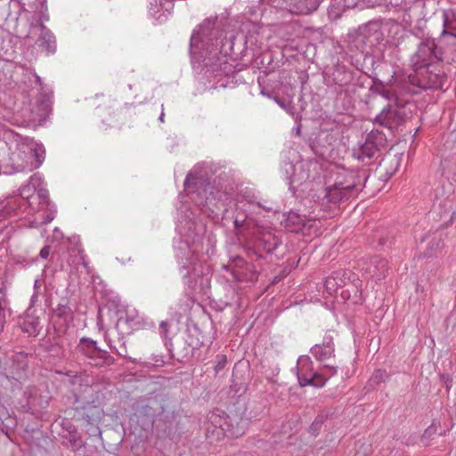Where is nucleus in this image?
<instances>
[{
  "label": "nucleus",
  "mask_w": 456,
  "mask_h": 456,
  "mask_svg": "<svg viewBox=\"0 0 456 456\" xmlns=\"http://www.w3.org/2000/svg\"><path fill=\"white\" fill-rule=\"evenodd\" d=\"M226 12L206 18L195 29L190 39V54L191 63L206 68L216 76L231 70L224 58L230 55L238 59L246 51L247 36L243 33L234 34L225 31L228 24Z\"/></svg>",
  "instance_id": "f257e3e1"
},
{
  "label": "nucleus",
  "mask_w": 456,
  "mask_h": 456,
  "mask_svg": "<svg viewBox=\"0 0 456 456\" xmlns=\"http://www.w3.org/2000/svg\"><path fill=\"white\" fill-rule=\"evenodd\" d=\"M413 58L416 59L413 63L414 74L408 77L410 84L424 90H444L447 83V75L444 70L443 62L435 61L432 55L421 56L419 45Z\"/></svg>",
  "instance_id": "f03ea898"
},
{
  "label": "nucleus",
  "mask_w": 456,
  "mask_h": 456,
  "mask_svg": "<svg viewBox=\"0 0 456 456\" xmlns=\"http://www.w3.org/2000/svg\"><path fill=\"white\" fill-rule=\"evenodd\" d=\"M248 426V419L237 413H226L216 408L208 415L206 437L210 443L218 442L224 437L238 438L241 436Z\"/></svg>",
  "instance_id": "7ed1b4c3"
},
{
  "label": "nucleus",
  "mask_w": 456,
  "mask_h": 456,
  "mask_svg": "<svg viewBox=\"0 0 456 456\" xmlns=\"http://www.w3.org/2000/svg\"><path fill=\"white\" fill-rule=\"evenodd\" d=\"M421 56H433L435 61L456 62V34L445 29L438 38H427L419 43Z\"/></svg>",
  "instance_id": "20e7f679"
},
{
  "label": "nucleus",
  "mask_w": 456,
  "mask_h": 456,
  "mask_svg": "<svg viewBox=\"0 0 456 456\" xmlns=\"http://www.w3.org/2000/svg\"><path fill=\"white\" fill-rule=\"evenodd\" d=\"M411 106L414 105L412 103H406L404 105L387 104L383 110L376 116L374 123L387 128L394 134L412 117Z\"/></svg>",
  "instance_id": "39448f33"
},
{
  "label": "nucleus",
  "mask_w": 456,
  "mask_h": 456,
  "mask_svg": "<svg viewBox=\"0 0 456 456\" xmlns=\"http://www.w3.org/2000/svg\"><path fill=\"white\" fill-rule=\"evenodd\" d=\"M144 397L156 417L160 416L166 419L174 418L176 411V404L165 389L154 390L144 395Z\"/></svg>",
  "instance_id": "423d86ee"
},
{
  "label": "nucleus",
  "mask_w": 456,
  "mask_h": 456,
  "mask_svg": "<svg viewBox=\"0 0 456 456\" xmlns=\"http://www.w3.org/2000/svg\"><path fill=\"white\" fill-rule=\"evenodd\" d=\"M297 379L301 387L311 386L316 388L324 387L329 377L314 370L313 362L308 355H301L297 360Z\"/></svg>",
  "instance_id": "0eeeda50"
},
{
  "label": "nucleus",
  "mask_w": 456,
  "mask_h": 456,
  "mask_svg": "<svg viewBox=\"0 0 456 456\" xmlns=\"http://www.w3.org/2000/svg\"><path fill=\"white\" fill-rule=\"evenodd\" d=\"M77 350L94 362L97 367H109L115 363L116 359L109 352L101 349L97 342L90 338L83 337L77 345Z\"/></svg>",
  "instance_id": "6e6552de"
},
{
  "label": "nucleus",
  "mask_w": 456,
  "mask_h": 456,
  "mask_svg": "<svg viewBox=\"0 0 456 456\" xmlns=\"http://www.w3.org/2000/svg\"><path fill=\"white\" fill-rule=\"evenodd\" d=\"M336 142L337 136L334 133L319 130L312 134L307 140V144L317 157L325 158L333 150Z\"/></svg>",
  "instance_id": "1a4fd4ad"
},
{
  "label": "nucleus",
  "mask_w": 456,
  "mask_h": 456,
  "mask_svg": "<svg viewBox=\"0 0 456 456\" xmlns=\"http://www.w3.org/2000/svg\"><path fill=\"white\" fill-rule=\"evenodd\" d=\"M370 170L367 168H357L347 170L343 177V180L337 181L338 183L346 190L351 197L357 195L369 178Z\"/></svg>",
  "instance_id": "9d476101"
},
{
  "label": "nucleus",
  "mask_w": 456,
  "mask_h": 456,
  "mask_svg": "<svg viewBox=\"0 0 456 456\" xmlns=\"http://www.w3.org/2000/svg\"><path fill=\"white\" fill-rule=\"evenodd\" d=\"M310 353L318 362L322 363V367L327 370L329 377L337 373L336 366L325 363L326 361L335 357V345L332 337H325L322 343L313 346Z\"/></svg>",
  "instance_id": "9b49d317"
},
{
  "label": "nucleus",
  "mask_w": 456,
  "mask_h": 456,
  "mask_svg": "<svg viewBox=\"0 0 456 456\" xmlns=\"http://www.w3.org/2000/svg\"><path fill=\"white\" fill-rule=\"evenodd\" d=\"M133 413L131 420L136 422L138 426L143 430H148L152 428L156 419V415L151 409L144 395L137 398L131 405Z\"/></svg>",
  "instance_id": "f8f14e48"
},
{
  "label": "nucleus",
  "mask_w": 456,
  "mask_h": 456,
  "mask_svg": "<svg viewBox=\"0 0 456 456\" xmlns=\"http://www.w3.org/2000/svg\"><path fill=\"white\" fill-rule=\"evenodd\" d=\"M167 349L172 359H175L182 363L188 362L194 357V353L180 332L173 334L172 338L167 340Z\"/></svg>",
  "instance_id": "ddd939ff"
},
{
  "label": "nucleus",
  "mask_w": 456,
  "mask_h": 456,
  "mask_svg": "<svg viewBox=\"0 0 456 456\" xmlns=\"http://www.w3.org/2000/svg\"><path fill=\"white\" fill-rule=\"evenodd\" d=\"M196 191L194 193L198 200L194 198L199 206L202 208H206L211 210L214 213V210L211 208L212 205H216L215 200L216 199V195L219 193L218 191H216L213 185L210 183H204L202 182L195 183Z\"/></svg>",
  "instance_id": "4468645a"
},
{
  "label": "nucleus",
  "mask_w": 456,
  "mask_h": 456,
  "mask_svg": "<svg viewBox=\"0 0 456 456\" xmlns=\"http://www.w3.org/2000/svg\"><path fill=\"white\" fill-rule=\"evenodd\" d=\"M356 35L362 39L363 45L370 49L378 45H386L383 34L379 29L375 28V24H365L360 26L355 31Z\"/></svg>",
  "instance_id": "2eb2a0df"
},
{
  "label": "nucleus",
  "mask_w": 456,
  "mask_h": 456,
  "mask_svg": "<svg viewBox=\"0 0 456 456\" xmlns=\"http://www.w3.org/2000/svg\"><path fill=\"white\" fill-rule=\"evenodd\" d=\"M281 244L280 238L272 232H261L256 243V254L259 255V257H263V253L273 254Z\"/></svg>",
  "instance_id": "dca6fc26"
},
{
  "label": "nucleus",
  "mask_w": 456,
  "mask_h": 456,
  "mask_svg": "<svg viewBox=\"0 0 456 456\" xmlns=\"http://www.w3.org/2000/svg\"><path fill=\"white\" fill-rule=\"evenodd\" d=\"M281 224L289 232L298 233L305 226L306 217L294 211L282 214Z\"/></svg>",
  "instance_id": "f3484780"
},
{
  "label": "nucleus",
  "mask_w": 456,
  "mask_h": 456,
  "mask_svg": "<svg viewBox=\"0 0 456 456\" xmlns=\"http://www.w3.org/2000/svg\"><path fill=\"white\" fill-rule=\"evenodd\" d=\"M289 12L294 14L306 15L314 12L322 0H288Z\"/></svg>",
  "instance_id": "a211bd4d"
},
{
  "label": "nucleus",
  "mask_w": 456,
  "mask_h": 456,
  "mask_svg": "<svg viewBox=\"0 0 456 456\" xmlns=\"http://www.w3.org/2000/svg\"><path fill=\"white\" fill-rule=\"evenodd\" d=\"M350 198L351 195L336 182L335 184L324 189L322 200H326L328 203L338 205L343 201L348 200Z\"/></svg>",
  "instance_id": "6ab92c4d"
},
{
  "label": "nucleus",
  "mask_w": 456,
  "mask_h": 456,
  "mask_svg": "<svg viewBox=\"0 0 456 456\" xmlns=\"http://www.w3.org/2000/svg\"><path fill=\"white\" fill-rule=\"evenodd\" d=\"M28 354L25 352H19L12 355V363L7 374L23 377L28 367Z\"/></svg>",
  "instance_id": "aec40b11"
},
{
  "label": "nucleus",
  "mask_w": 456,
  "mask_h": 456,
  "mask_svg": "<svg viewBox=\"0 0 456 456\" xmlns=\"http://www.w3.org/2000/svg\"><path fill=\"white\" fill-rule=\"evenodd\" d=\"M60 334L54 335L53 337L47 338L44 341V343L40 344V346L43 347L44 351L47 353L50 356L55 358L64 357V346L60 341Z\"/></svg>",
  "instance_id": "412c9836"
},
{
  "label": "nucleus",
  "mask_w": 456,
  "mask_h": 456,
  "mask_svg": "<svg viewBox=\"0 0 456 456\" xmlns=\"http://www.w3.org/2000/svg\"><path fill=\"white\" fill-rule=\"evenodd\" d=\"M38 42L39 47H41L46 54H53L56 53L57 45L55 37L52 31L44 25L41 26Z\"/></svg>",
  "instance_id": "4be33fe9"
},
{
  "label": "nucleus",
  "mask_w": 456,
  "mask_h": 456,
  "mask_svg": "<svg viewBox=\"0 0 456 456\" xmlns=\"http://www.w3.org/2000/svg\"><path fill=\"white\" fill-rule=\"evenodd\" d=\"M19 327L21 329L22 332L28 333L29 336L37 337L42 329L40 317L27 313L26 317L21 322H19Z\"/></svg>",
  "instance_id": "5701e85b"
},
{
  "label": "nucleus",
  "mask_w": 456,
  "mask_h": 456,
  "mask_svg": "<svg viewBox=\"0 0 456 456\" xmlns=\"http://www.w3.org/2000/svg\"><path fill=\"white\" fill-rule=\"evenodd\" d=\"M349 38V45H351L352 47H355L362 53H365L364 60L365 61H370L372 67L377 61L380 60V58L383 57L382 53H379V54L369 53L368 47L366 46V45H363L362 39L360 38L355 32L354 34H350ZM379 51L381 52V50Z\"/></svg>",
  "instance_id": "b1692460"
},
{
  "label": "nucleus",
  "mask_w": 456,
  "mask_h": 456,
  "mask_svg": "<svg viewBox=\"0 0 456 456\" xmlns=\"http://www.w3.org/2000/svg\"><path fill=\"white\" fill-rule=\"evenodd\" d=\"M140 322L135 321L133 317L127 315V314H121L117 321L116 329L119 335L129 336L133 330L139 329Z\"/></svg>",
  "instance_id": "393cba45"
},
{
  "label": "nucleus",
  "mask_w": 456,
  "mask_h": 456,
  "mask_svg": "<svg viewBox=\"0 0 456 456\" xmlns=\"http://www.w3.org/2000/svg\"><path fill=\"white\" fill-rule=\"evenodd\" d=\"M354 79V71L348 69L346 66H338L332 73L333 82L341 87L351 84Z\"/></svg>",
  "instance_id": "a878e982"
},
{
  "label": "nucleus",
  "mask_w": 456,
  "mask_h": 456,
  "mask_svg": "<svg viewBox=\"0 0 456 456\" xmlns=\"http://www.w3.org/2000/svg\"><path fill=\"white\" fill-rule=\"evenodd\" d=\"M390 378L391 375L387 373L386 370H375L364 387L366 393L375 390L381 384L388 381Z\"/></svg>",
  "instance_id": "bb28decb"
},
{
  "label": "nucleus",
  "mask_w": 456,
  "mask_h": 456,
  "mask_svg": "<svg viewBox=\"0 0 456 456\" xmlns=\"http://www.w3.org/2000/svg\"><path fill=\"white\" fill-rule=\"evenodd\" d=\"M29 156L32 159L31 167L29 170L38 168L45 160V151L41 143L33 142L29 146Z\"/></svg>",
  "instance_id": "cd10ccee"
},
{
  "label": "nucleus",
  "mask_w": 456,
  "mask_h": 456,
  "mask_svg": "<svg viewBox=\"0 0 456 456\" xmlns=\"http://www.w3.org/2000/svg\"><path fill=\"white\" fill-rule=\"evenodd\" d=\"M62 438L64 439L62 444L74 452L79 451L86 445L81 434L77 430L62 436Z\"/></svg>",
  "instance_id": "c85d7f7f"
},
{
  "label": "nucleus",
  "mask_w": 456,
  "mask_h": 456,
  "mask_svg": "<svg viewBox=\"0 0 456 456\" xmlns=\"http://www.w3.org/2000/svg\"><path fill=\"white\" fill-rule=\"evenodd\" d=\"M180 334L186 339V343L194 354L203 345L202 337L197 328H194L193 330H187L183 332H180Z\"/></svg>",
  "instance_id": "c756f323"
},
{
  "label": "nucleus",
  "mask_w": 456,
  "mask_h": 456,
  "mask_svg": "<svg viewBox=\"0 0 456 456\" xmlns=\"http://www.w3.org/2000/svg\"><path fill=\"white\" fill-rule=\"evenodd\" d=\"M188 224V239L186 240V243L188 244V247H191V246H196L201 242L204 227L201 224H196L193 222H189Z\"/></svg>",
  "instance_id": "7c9ffc66"
},
{
  "label": "nucleus",
  "mask_w": 456,
  "mask_h": 456,
  "mask_svg": "<svg viewBox=\"0 0 456 456\" xmlns=\"http://www.w3.org/2000/svg\"><path fill=\"white\" fill-rule=\"evenodd\" d=\"M289 169L292 171L290 175L286 176L287 183L289 184V189L292 192L293 195H296V191L298 186L302 185L305 179H304V175L302 174L296 173V167L292 165H289ZM287 175L289 174V170H286Z\"/></svg>",
  "instance_id": "2f4dec72"
},
{
  "label": "nucleus",
  "mask_w": 456,
  "mask_h": 456,
  "mask_svg": "<svg viewBox=\"0 0 456 456\" xmlns=\"http://www.w3.org/2000/svg\"><path fill=\"white\" fill-rule=\"evenodd\" d=\"M65 304H58L56 308L53 309L55 316L64 321H71L73 319V310L70 307V301L68 297H64Z\"/></svg>",
  "instance_id": "473e14b6"
},
{
  "label": "nucleus",
  "mask_w": 456,
  "mask_h": 456,
  "mask_svg": "<svg viewBox=\"0 0 456 456\" xmlns=\"http://www.w3.org/2000/svg\"><path fill=\"white\" fill-rule=\"evenodd\" d=\"M444 247V241L441 237L434 236L428 242L426 250L420 255L422 257H434L438 255Z\"/></svg>",
  "instance_id": "72a5a7b5"
},
{
  "label": "nucleus",
  "mask_w": 456,
  "mask_h": 456,
  "mask_svg": "<svg viewBox=\"0 0 456 456\" xmlns=\"http://www.w3.org/2000/svg\"><path fill=\"white\" fill-rule=\"evenodd\" d=\"M78 419H83L88 424H94L101 420L102 410L100 407L89 408V411H80V414H77Z\"/></svg>",
  "instance_id": "f704fd0d"
},
{
  "label": "nucleus",
  "mask_w": 456,
  "mask_h": 456,
  "mask_svg": "<svg viewBox=\"0 0 456 456\" xmlns=\"http://www.w3.org/2000/svg\"><path fill=\"white\" fill-rule=\"evenodd\" d=\"M379 151V147L365 141L364 143L360 146L358 159L362 161L370 160Z\"/></svg>",
  "instance_id": "c9c22d12"
},
{
  "label": "nucleus",
  "mask_w": 456,
  "mask_h": 456,
  "mask_svg": "<svg viewBox=\"0 0 456 456\" xmlns=\"http://www.w3.org/2000/svg\"><path fill=\"white\" fill-rule=\"evenodd\" d=\"M330 417V414L328 411H321L310 425L308 429L309 433H311L314 436H317L320 434L322 425Z\"/></svg>",
  "instance_id": "e433bc0d"
},
{
  "label": "nucleus",
  "mask_w": 456,
  "mask_h": 456,
  "mask_svg": "<svg viewBox=\"0 0 456 456\" xmlns=\"http://www.w3.org/2000/svg\"><path fill=\"white\" fill-rule=\"evenodd\" d=\"M370 91L373 94H380L387 100H390L394 96V94L386 88L384 82L378 77H372V85L370 86Z\"/></svg>",
  "instance_id": "4c0bfd02"
},
{
  "label": "nucleus",
  "mask_w": 456,
  "mask_h": 456,
  "mask_svg": "<svg viewBox=\"0 0 456 456\" xmlns=\"http://www.w3.org/2000/svg\"><path fill=\"white\" fill-rule=\"evenodd\" d=\"M342 0H333L328 7V17L330 20H337L339 19L346 8L343 6Z\"/></svg>",
  "instance_id": "58836bf2"
},
{
  "label": "nucleus",
  "mask_w": 456,
  "mask_h": 456,
  "mask_svg": "<svg viewBox=\"0 0 456 456\" xmlns=\"http://www.w3.org/2000/svg\"><path fill=\"white\" fill-rule=\"evenodd\" d=\"M126 344L127 340L126 339V337L120 335L116 345H110V348L118 356L126 359H131V357L129 356V350Z\"/></svg>",
  "instance_id": "ea45409f"
},
{
  "label": "nucleus",
  "mask_w": 456,
  "mask_h": 456,
  "mask_svg": "<svg viewBox=\"0 0 456 456\" xmlns=\"http://www.w3.org/2000/svg\"><path fill=\"white\" fill-rule=\"evenodd\" d=\"M196 249L189 250L188 256L185 257V261L183 260L181 267H180V273L183 275L184 278L191 279V273L192 270H194V267L192 265L195 263V258L193 257V252Z\"/></svg>",
  "instance_id": "a19ab883"
},
{
  "label": "nucleus",
  "mask_w": 456,
  "mask_h": 456,
  "mask_svg": "<svg viewBox=\"0 0 456 456\" xmlns=\"http://www.w3.org/2000/svg\"><path fill=\"white\" fill-rule=\"evenodd\" d=\"M94 400H81L80 397L77 395H75V400L73 403V410L76 411L77 414H80V411H89V408L93 407H99L98 405H95Z\"/></svg>",
  "instance_id": "79ce46f5"
},
{
  "label": "nucleus",
  "mask_w": 456,
  "mask_h": 456,
  "mask_svg": "<svg viewBox=\"0 0 456 456\" xmlns=\"http://www.w3.org/2000/svg\"><path fill=\"white\" fill-rule=\"evenodd\" d=\"M365 141L380 148L381 146H384L387 141V137L382 132L379 130H372L370 134H367Z\"/></svg>",
  "instance_id": "37998d69"
},
{
  "label": "nucleus",
  "mask_w": 456,
  "mask_h": 456,
  "mask_svg": "<svg viewBox=\"0 0 456 456\" xmlns=\"http://www.w3.org/2000/svg\"><path fill=\"white\" fill-rule=\"evenodd\" d=\"M338 275V273H336ZM324 287L328 294L336 295L339 288H343L341 284H338V276H332L326 279Z\"/></svg>",
  "instance_id": "c03bdc74"
},
{
  "label": "nucleus",
  "mask_w": 456,
  "mask_h": 456,
  "mask_svg": "<svg viewBox=\"0 0 456 456\" xmlns=\"http://www.w3.org/2000/svg\"><path fill=\"white\" fill-rule=\"evenodd\" d=\"M2 376L4 377L8 382H10L12 391L21 390L22 384L20 382V379L22 377H18L16 375H10V374H7L6 372H4Z\"/></svg>",
  "instance_id": "a18cd8bd"
},
{
  "label": "nucleus",
  "mask_w": 456,
  "mask_h": 456,
  "mask_svg": "<svg viewBox=\"0 0 456 456\" xmlns=\"http://www.w3.org/2000/svg\"><path fill=\"white\" fill-rule=\"evenodd\" d=\"M262 4H267L279 10L289 12L288 0H262Z\"/></svg>",
  "instance_id": "49530a36"
},
{
  "label": "nucleus",
  "mask_w": 456,
  "mask_h": 456,
  "mask_svg": "<svg viewBox=\"0 0 456 456\" xmlns=\"http://www.w3.org/2000/svg\"><path fill=\"white\" fill-rule=\"evenodd\" d=\"M437 433V427L435 423H432L429 427H428L422 436H421V442L428 446L429 444V440L432 439L433 436Z\"/></svg>",
  "instance_id": "de8ad7c7"
},
{
  "label": "nucleus",
  "mask_w": 456,
  "mask_h": 456,
  "mask_svg": "<svg viewBox=\"0 0 456 456\" xmlns=\"http://www.w3.org/2000/svg\"><path fill=\"white\" fill-rule=\"evenodd\" d=\"M251 223H254V220L247 219V218H243L240 220V219H239V216H236L234 219V222H233L234 229L237 232H240L243 229L248 230L250 228Z\"/></svg>",
  "instance_id": "09e8293b"
},
{
  "label": "nucleus",
  "mask_w": 456,
  "mask_h": 456,
  "mask_svg": "<svg viewBox=\"0 0 456 456\" xmlns=\"http://www.w3.org/2000/svg\"><path fill=\"white\" fill-rule=\"evenodd\" d=\"M169 327L170 323L167 321H162L159 323V334L165 342V346L167 347V340H170L172 336H169Z\"/></svg>",
  "instance_id": "8fccbe9b"
},
{
  "label": "nucleus",
  "mask_w": 456,
  "mask_h": 456,
  "mask_svg": "<svg viewBox=\"0 0 456 456\" xmlns=\"http://www.w3.org/2000/svg\"><path fill=\"white\" fill-rule=\"evenodd\" d=\"M273 100L287 112L294 115V107L291 106V102L289 99L274 96Z\"/></svg>",
  "instance_id": "3c124183"
},
{
  "label": "nucleus",
  "mask_w": 456,
  "mask_h": 456,
  "mask_svg": "<svg viewBox=\"0 0 456 456\" xmlns=\"http://www.w3.org/2000/svg\"><path fill=\"white\" fill-rule=\"evenodd\" d=\"M365 8H375L377 6H387L392 4V0H362Z\"/></svg>",
  "instance_id": "603ef678"
},
{
  "label": "nucleus",
  "mask_w": 456,
  "mask_h": 456,
  "mask_svg": "<svg viewBox=\"0 0 456 456\" xmlns=\"http://www.w3.org/2000/svg\"><path fill=\"white\" fill-rule=\"evenodd\" d=\"M24 395H25V396H27L28 402H27V403L21 405L22 411L35 414V411L31 406V400L34 399L31 390L27 389L24 392Z\"/></svg>",
  "instance_id": "864d4df0"
},
{
  "label": "nucleus",
  "mask_w": 456,
  "mask_h": 456,
  "mask_svg": "<svg viewBox=\"0 0 456 456\" xmlns=\"http://www.w3.org/2000/svg\"><path fill=\"white\" fill-rule=\"evenodd\" d=\"M342 2L344 4L343 6L346 7V10L353 9V8H358V9L362 10V9L365 8V5L362 3V0H342Z\"/></svg>",
  "instance_id": "5fc2aeb1"
},
{
  "label": "nucleus",
  "mask_w": 456,
  "mask_h": 456,
  "mask_svg": "<svg viewBox=\"0 0 456 456\" xmlns=\"http://www.w3.org/2000/svg\"><path fill=\"white\" fill-rule=\"evenodd\" d=\"M227 362L226 355L224 354H217L216 355V362L214 367L216 374H217L220 370H222Z\"/></svg>",
  "instance_id": "6e6d98bb"
},
{
  "label": "nucleus",
  "mask_w": 456,
  "mask_h": 456,
  "mask_svg": "<svg viewBox=\"0 0 456 456\" xmlns=\"http://www.w3.org/2000/svg\"><path fill=\"white\" fill-rule=\"evenodd\" d=\"M61 426L63 430L67 432V434L77 431V427L68 419H63L61 422Z\"/></svg>",
  "instance_id": "4d7b16f0"
},
{
  "label": "nucleus",
  "mask_w": 456,
  "mask_h": 456,
  "mask_svg": "<svg viewBox=\"0 0 456 456\" xmlns=\"http://www.w3.org/2000/svg\"><path fill=\"white\" fill-rule=\"evenodd\" d=\"M153 2H150V12L151 13V15L155 16L159 12V8L161 7L162 9L164 8V4L162 3V5H160V0L158 2V0H153ZM165 10L166 11H168V7H165Z\"/></svg>",
  "instance_id": "13d9d810"
},
{
  "label": "nucleus",
  "mask_w": 456,
  "mask_h": 456,
  "mask_svg": "<svg viewBox=\"0 0 456 456\" xmlns=\"http://www.w3.org/2000/svg\"><path fill=\"white\" fill-rule=\"evenodd\" d=\"M4 298L0 299V333L4 330V323L6 322L5 320V305H4Z\"/></svg>",
  "instance_id": "bf43d9fd"
},
{
  "label": "nucleus",
  "mask_w": 456,
  "mask_h": 456,
  "mask_svg": "<svg viewBox=\"0 0 456 456\" xmlns=\"http://www.w3.org/2000/svg\"><path fill=\"white\" fill-rule=\"evenodd\" d=\"M1 51H3L4 55H3V54H1L0 59H1V58L8 59V58H10V57H12V56H13V53H14V49H13V46H12V45H4V46H2V47H1Z\"/></svg>",
  "instance_id": "052dcab7"
},
{
  "label": "nucleus",
  "mask_w": 456,
  "mask_h": 456,
  "mask_svg": "<svg viewBox=\"0 0 456 456\" xmlns=\"http://www.w3.org/2000/svg\"><path fill=\"white\" fill-rule=\"evenodd\" d=\"M393 240H394L393 237H388V236L383 237V236H381V237L379 238L378 246L380 247V248H384L386 246H389V245L392 244Z\"/></svg>",
  "instance_id": "680f3d73"
},
{
  "label": "nucleus",
  "mask_w": 456,
  "mask_h": 456,
  "mask_svg": "<svg viewBox=\"0 0 456 456\" xmlns=\"http://www.w3.org/2000/svg\"><path fill=\"white\" fill-rule=\"evenodd\" d=\"M352 289L354 293V297L355 300L354 301V304H362V292L358 289V286L355 284L352 285Z\"/></svg>",
  "instance_id": "e2e57ef3"
},
{
  "label": "nucleus",
  "mask_w": 456,
  "mask_h": 456,
  "mask_svg": "<svg viewBox=\"0 0 456 456\" xmlns=\"http://www.w3.org/2000/svg\"><path fill=\"white\" fill-rule=\"evenodd\" d=\"M50 248L51 247L49 245L43 247V248L40 250L39 256L42 258L46 259L49 256Z\"/></svg>",
  "instance_id": "0e129e2a"
},
{
  "label": "nucleus",
  "mask_w": 456,
  "mask_h": 456,
  "mask_svg": "<svg viewBox=\"0 0 456 456\" xmlns=\"http://www.w3.org/2000/svg\"><path fill=\"white\" fill-rule=\"evenodd\" d=\"M265 59H268V64H269V63L271 62V61H272V56H271V54H270V53H267V54H265V55H263V56H261V57L257 58V60H256V64L258 65L259 63H261V64H263V65H264V64L265 63Z\"/></svg>",
  "instance_id": "69168bd1"
},
{
  "label": "nucleus",
  "mask_w": 456,
  "mask_h": 456,
  "mask_svg": "<svg viewBox=\"0 0 456 456\" xmlns=\"http://www.w3.org/2000/svg\"><path fill=\"white\" fill-rule=\"evenodd\" d=\"M265 59H268V64H269V63L271 62V61H272V56H271V54H270V53H267V54H265V55H263V56H261V57L257 58V60H256V64L258 65L259 63H261V64H263V65H264V64L265 63Z\"/></svg>",
  "instance_id": "338daca9"
},
{
  "label": "nucleus",
  "mask_w": 456,
  "mask_h": 456,
  "mask_svg": "<svg viewBox=\"0 0 456 456\" xmlns=\"http://www.w3.org/2000/svg\"><path fill=\"white\" fill-rule=\"evenodd\" d=\"M368 81V77H365V76H362L360 75L357 79H356V83L355 85L358 86H361V87H363L364 86V83Z\"/></svg>",
  "instance_id": "774afa93"
}]
</instances>
